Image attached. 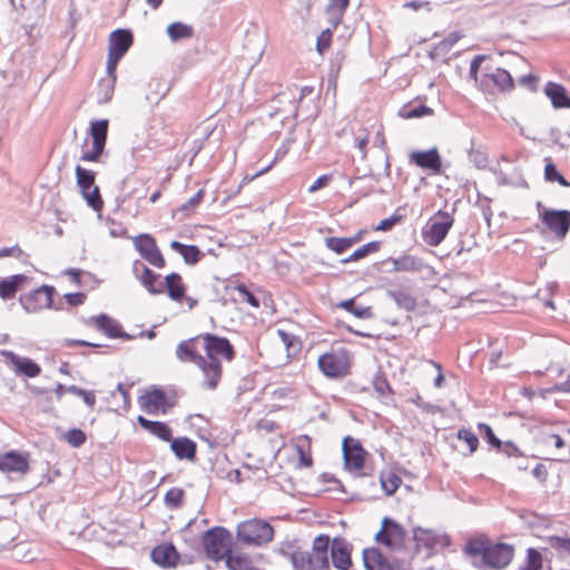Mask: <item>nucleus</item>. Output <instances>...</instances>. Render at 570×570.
<instances>
[{
  "label": "nucleus",
  "instance_id": "f257e3e1",
  "mask_svg": "<svg viewBox=\"0 0 570 570\" xmlns=\"http://www.w3.org/2000/svg\"><path fill=\"white\" fill-rule=\"evenodd\" d=\"M175 354L180 362L196 365L200 372L199 385L203 390L215 391L223 380V362H232L236 351L228 338L200 333L181 341Z\"/></svg>",
  "mask_w": 570,
  "mask_h": 570
},
{
  "label": "nucleus",
  "instance_id": "f03ea898",
  "mask_svg": "<svg viewBox=\"0 0 570 570\" xmlns=\"http://www.w3.org/2000/svg\"><path fill=\"white\" fill-rule=\"evenodd\" d=\"M464 552L474 559V564L494 570L507 568L514 558V548L507 543H492L487 538L466 542Z\"/></svg>",
  "mask_w": 570,
  "mask_h": 570
},
{
  "label": "nucleus",
  "instance_id": "7ed1b4c3",
  "mask_svg": "<svg viewBox=\"0 0 570 570\" xmlns=\"http://www.w3.org/2000/svg\"><path fill=\"white\" fill-rule=\"evenodd\" d=\"M353 354L343 346H332L318 356L317 366L322 374L332 380H340L351 374Z\"/></svg>",
  "mask_w": 570,
  "mask_h": 570
},
{
  "label": "nucleus",
  "instance_id": "20e7f679",
  "mask_svg": "<svg viewBox=\"0 0 570 570\" xmlns=\"http://www.w3.org/2000/svg\"><path fill=\"white\" fill-rule=\"evenodd\" d=\"M236 537L245 546L261 547L273 540L274 528L267 521L254 518L237 525Z\"/></svg>",
  "mask_w": 570,
  "mask_h": 570
},
{
  "label": "nucleus",
  "instance_id": "39448f33",
  "mask_svg": "<svg viewBox=\"0 0 570 570\" xmlns=\"http://www.w3.org/2000/svg\"><path fill=\"white\" fill-rule=\"evenodd\" d=\"M202 546L208 559L213 561L224 560L232 550L230 533L222 527H214L204 532Z\"/></svg>",
  "mask_w": 570,
  "mask_h": 570
},
{
  "label": "nucleus",
  "instance_id": "423d86ee",
  "mask_svg": "<svg viewBox=\"0 0 570 570\" xmlns=\"http://www.w3.org/2000/svg\"><path fill=\"white\" fill-rule=\"evenodd\" d=\"M454 224L452 214L439 210L435 213L423 227L421 236L423 242L432 247L439 246Z\"/></svg>",
  "mask_w": 570,
  "mask_h": 570
},
{
  "label": "nucleus",
  "instance_id": "0eeeda50",
  "mask_svg": "<svg viewBox=\"0 0 570 570\" xmlns=\"http://www.w3.org/2000/svg\"><path fill=\"white\" fill-rule=\"evenodd\" d=\"M140 409L151 415L166 414L176 403L175 395L168 393L161 387H151L146 390L138 399Z\"/></svg>",
  "mask_w": 570,
  "mask_h": 570
},
{
  "label": "nucleus",
  "instance_id": "6e6552de",
  "mask_svg": "<svg viewBox=\"0 0 570 570\" xmlns=\"http://www.w3.org/2000/svg\"><path fill=\"white\" fill-rule=\"evenodd\" d=\"M342 450L345 469L357 476L364 475L368 453L361 442L352 436H346L343 440Z\"/></svg>",
  "mask_w": 570,
  "mask_h": 570
},
{
  "label": "nucleus",
  "instance_id": "1a4fd4ad",
  "mask_svg": "<svg viewBox=\"0 0 570 570\" xmlns=\"http://www.w3.org/2000/svg\"><path fill=\"white\" fill-rule=\"evenodd\" d=\"M75 173L77 184L80 188L82 197L87 202V205L95 212L100 213L105 203L101 198L99 187L95 184V173L87 170L81 166H77Z\"/></svg>",
  "mask_w": 570,
  "mask_h": 570
},
{
  "label": "nucleus",
  "instance_id": "9d476101",
  "mask_svg": "<svg viewBox=\"0 0 570 570\" xmlns=\"http://www.w3.org/2000/svg\"><path fill=\"white\" fill-rule=\"evenodd\" d=\"M134 248L138 252L142 259L156 268L166 267V259L159 249L156 238L148 234L141 233L131 238Z\"/></svg>",
  "mask_w": 570,
  "mask_h": 570
},
{
  "label": "nucleus",
  "instance_id": "9b49d317",
  "mask_svg": "<svg viewBox=\"0 0 570 570\" xmlns=\"http://www.w3.org/2000/svg\"><path fill=\"white\" fill-rule=\"evenodd\" d=\"M330 537L327 534L317 535L312 546L311 553L306 559L302 558V564L298 570H331L328 562Z\"/></svg>",
  "mask_w": 570,
  "mask_h": 570
},
{
  "label": "nucleus",
  "instance_id": "f8f14e48",
  "mask_svg": "<svg viewBox=\"0 0 570 570\" xmlns=\"http://www.w3.org/2000/svg\"><path fill=\"white\" fill-rule=\"evenodd\" d=\"M132 40V35L129 30L118 29L110 33L107 69H109L111 73L117 70L119 60L129 50Z\"/></svg>",
  "mask_w": 570,
  "mask_h": 570
},
{
  "label": "nucleus",
  "instance_id": "ddd939ff",
  "mask_svg": "<svg viewBox=\"0 0 570 570\" xmlns=\"http://www.w3.org/2000/svg\"><path fill=\"white\" fill-rule=\"evenodd\" d=\"M86 326L95 327L109 338H120L124 341H131L134 335L124 331L122 325L107 314H99L88 317L82 321Z\"/></svg>",
  "mask_w": 570,
  "mask_h": 570
},
{
  "label": "nucleus",
  "instance_id": "4468645a",
  "mask_svg": "<svg viewBox=\"0 0 570 570\" xmlns=\"http://www.w3.org/2000/svg\"><path fill=\"white\" fill-rule=\"evenodd\" d=\"M165 293L168 297L176 303H185L189 309H193L197 304V299L187 296V285L179 273L173 272L164 277Z\"/></svg>",
  "mask_w": 570,
  "mask_h": 570
},
{
  "label": "nucleus",
  "instance_id": "2eb2a0df",
  "mask_svg": "<svg viewBox=\"0 0 570 570\" xmlns=\"http://www.w3.org/2000/svg\"><path fill=\"white\" fill-rule=\"evenodd\" d=\"M406 532L397 522L384 518L382 528L376 534V541L380 544L386 546L391 549L401 548L405 542Z\"/></svg>",
  "mask_w": 570,
  "mask_h": 570
},
{
  "label": "nucleus",
  "instance_id": "dca6fc26",
  "mask_svg": "<svg viewBox=\"0 0 570 570\" xmlns=\"http://www.w3.org/2000/svg\"><path fill=\"white\" fill-rule=\"evenodd\" d=\"M480 87L488 92L511 91L514 88V81L505 69L495 68L482 75Z\"/></svg>",
  "mask_w": 570,
  "mask_h": 570
},
{
  "label": "nucleus",
  "instance_id": "f3484780",
  "mask_svg": "<svg viewBox=\"0 0 570 570\" xmlns=\"http://www.w3.org/2000/svg\"><path fill=\"white\" fill-rule=\"evenodd\" d=\"M53 288L50 286H40L20 297V303L29 313H37L49 308L52 305Z\"/></svg>",
  "mask_w": 570,
  "mask_h": 570
},
{
  "label": "nucleus",
  "instance_id": "a211bd4d",
  "mask_svg": "<svg viewBox=\"0 0 570 570\" xmlns=\"http://www.w3.org/2000/svg\"><path fill=\"white\" fill-rule=\"evenodd\" d=\"M540 218L549 230L560 239H563L570 229L569 210L544 209L540 214Z\"/></svg>",
  "mask_w": 570,
  "mask_h": 570
},
{
  "label": "nucleus",
  "instance_id": "6ab92c4d",
  "mask_svg": "<svg viewBox=\"0 0 570 570\" xmlns=\"http://www.w3.org/2000/svg\"><path fill=\"white\" fill-rule=\"evenodd\" d=\"M134 272L140 284L151 295H161L165 293L164 281L161 276L150 269L139 261H135L132 265Z\"/></svg>",
  "mask_w": 570,
  "mask_h": 570
},
{
  "label": "nucleus",
  "instance_id": "aec40b11",
  "mask_svg": "<svg viewBox=\"0 0 570 570\" xmlns=\"http://www.w3.org/2000/svg\"><path fill=\"white\" fill-rule=\"evenodd\" d=\"M1 355L18 375L32 379L41 373V366L29 357L19 356L11 351H1Z\"/></svg>",
  "mask_w": 570,
  "mask_h": 570
},
{
  "label": "nucleus",
  "instance_id": "412c9836",
  "mask_svg": "<svg viewBox=\"0 0 570 570\" xmlns=\"http://www.w3.org/2000/svg\"><path fill=\"white\" fill-rule=\"evenodd\" d=\"M224 292L232 297L235 303L248 304L253 308H259L261 303L254 292L246 284L228 278L224 286Z\"/></svg>",
  "mask_w": 570,
  "mask_h": 570
},
{
  "label": "nucleus",
  "instance_id": "4be33fe9",
  "mask_svg": "<svg viewBox=\"0 0 570 570\" xmlns=\"http://www.w3.org/2000/svg\"><path fill=\"white\" fill-rule=\"evenodd\" d=\"M414 540L419 549L433 550L435 548H443L450 544V538L446 534L439 533L433 529L415 528Z\"/></svg>",
  "mask_w": 570,
  "mask_h": 570
},
{
  "label": "nucleus",
  "instance_id": "5701e85b",
  "mask_svg": "<svg viewBox=\"0 0 570 570\" xmlns=\"http://www.w3.org/2000/svg\"><path fill=\"white\" fill-rule=\"evenodd\" d=\"M410 163L422 169H428L433 174H440L442 170L441 156L436 148L429 150H415L409 155Z\"/></svg>",
  "mask_w": 570,
  "mask_h": 570
},
{
  "label": "nucleus",
  "instance_id": "b1692460",
  "mask_svg": "<svg viewBox=\"0 0 570 570\" xmlns=\"http://www.w3.org/2000/svg\"><path fill=\"white\" fill-rule=\"evenodd\" d=\"M352 548L344 539L335 538L331 546V557L334 567L338 570H348L352 566Z\"/></svg>",
  "mask_w": 570,
  "mask_h": 570
},
{
  "label": "nucleus",
  "instance_id": "393cba45",
  "mask_svg": "<svg viewBox=\"0 0 570 570\" xmlns=\"http://www.w3.org/2000/svg\"><path fill=\"white\" fill-rule=\"evenodd\" d=\"M151 560L163 568L176 567L179 561V553L171 543H161L151 550Z\"/></svg>",
  "mask_w": 570,
  "mask_h": 570
},
{
  "label": "nucleus",
  "instance_id": "a878e982",
  "mask_svg": "<svg viewBox=\"0 0 570 570\" xmlns=\"http://www.w3.org/2000/svg\"><path fill=\"white\" fill-rule=\"evenodd\" d=\"M28 276L16 274L0 278V297L3 301L13 299L17 293L22 289L28 282Z\"/></svg>",
  "mask_w": 570,
  "mask_h": 570
},
{
  "label": "nucleus",
  "instance_id": "bb28decb",
  "mask_svg": "<svg viewBox=\"0 0 570 570\" xmlns=\"http://www.w3.org/2000/svg\"><path fill=\"white\" fill-rule=\"evenodd\" d=\"M276 334L279 346L286 353L284 362L279 365H286L301 352L302 343L295 334L288 333L284 330H277Z\"/></svg>",
  "mask_w": 570,
  "mask_h": 570
},
{
  "label": "nucleus",
  "instance_id": "cd10ccee",
  "mask_svg": "<svg viewBox=\"0 0 570 570\" xmlns=\"http://www.w3.org/2000/svg\"><path fill=\"white\" fill-rule=\"evenodd\" d=\"M170 449L179 460L195 461L197 444L186 436L171 438Z\"/></svg>",
  "mask_w": 570,
  "mask_h": 570
},
{
  "label": "nucleus",
  "instance_id": "c85d7f7f",
  "mask_svg": "<svg viewBox=\"0 0 570 570\" xmlns=\"http://www.w3.org/2000/svg\"><path fill=\"white\" fill-rule=\"evenodd\" d=\"M137 421L144 430H146L150 434L155 435L159 440H161L164 442L171 441L173 430L170 429V426L167 423L160 422V421H151V420L144 417L142 415H139L137 417Z\"/></svg>",
  "mask_w": 570,
  "mask_h": 570
},
{
  "label": "nucleus",
  "instance_id": "c756f323",
  "mask_svg": "<svg viewBox=\"0 0 570 570\" xmlns=\"http://www.w3.org/2000/svg\"><path fill=\"white\" fill-rule=\"evenodd\" d=\"M544 94L551 100L554 108H570V97L562 85L548 82L544 87Z\"/></svg>",
  "mask_w": 570,
  "mask_h": 570
},
{
  "label": "nucleus",
  "instance_id": "7c9ffc66",
  "mask_svg": "<svg viewBox=\"0 0 570 570\" xmlns=\"http://www.w3.org/2000/svg\"><path fill=\"white\" fill-rule=\"evenodd\" d=\"M363 563L366 570H392L390 561L375 548L363 551Z\"/></svg>",
  "mask_w": 570,
  "mask_h": 570
},
{
  "label": "nucleus",
  "instance_id": "2f4dec72",
  "mask_svg": "<svg viewBox=\"0 0 570 570\" xmlns=\"http://www.w3.org/2000/svg\"><path fill=\"white\" fill-rule=\"evenodd\" d=\"M29 469L28 461L24 456L9 452L0 456V471L26 473Z\"/></svg>",
  "mask_w": 570,
  "mask_h": 570
},
{
  "label": "nucleus",
  "instance_id": "473e14b6",
  "mask_svg": "<svg viewBox=\"0 0 570 570\" xmlns=\"http://www.w3.org/2000/svg\"><path fill=\"white\" fill-rule=\"evenodd\" d=\"M295 450L298 455V468H311L313 465L312 439L308 435H299L295 440Z\"/></svg>",
  "mask_w": 570,
  "mask_h": 570
},
{
  "label": "nucleus",
  "instance_id": "72a5a7b5",
  "mask_svg": "<svg viewBox=\"0 0 570 570\" xmlns=\"http://www.w3.org/2000/svg\"><path fill=\"white\" fill-rule=\"evenodd\" d=\"M224 560L228 570H257L252 558L239 550H230Z\"/></svg>",
  "mask_w": 570,
  "mask_h": 570
},
{
  "label": "nucleus",
  "instance_id": "f704fd0d",
  "mask_svg": "<svg viewBox=\"0 0 570 570\" xmlns=\"http://www.w3.org/2000/svg\"><path fill=\"white\" fill-rule=\"evenodd\" d=\"M170 247L171 249L180 254L185 263L188 265L197 264L203 256L200 249L195 245H185L178 240H173L170 243Z\"/></svg>",
  "mask_w": 570,
  "mask_h": 570
},
{
  "label": "nucleus",
  "instance_id": "c9c22d12",
  "mask_svg": "<svg viewBox=\"0 0 570 570\" xmlns=\"http://www.w3.org/2000/svg\"><path fill=\"white\" fill-rule=\"evenodd\" d=\"M348 6L350 0H328L325 11L330 16V22L333 29H336L342 22Z\"/></svg>",
  "mask_w": 570,
  "mask_h": 570
},
{
  "label": "nucleus",
  "instance_id": "e433bc0d",
  "mask_svg": "<svg viewBox=\"0 0 570 570\" xmlns=\"http://www.w3.org/2000/svg\"><path fill=\"white\" fill-rule=\"evenodd\" d=\"M381 247L382 243L380 240L370 242L355 249L348 257L344 258L342 263L348 264L352 262H358L368 255L376 254L380 252Z\"/></svg>",
  "mask_w": 570,
  "mask_h": 570
},
{
  "label": "nucleus",
  "instance_id": "4c0bfd02",
  "mask_svg": "<svg viewBox=\"0 0 570 570\" xmlns=\"http://www.w3.org/2000/svg\"><path fill=\"white\" fill-rule=\"evenodd\" d=\"M380 482L385 494L392 495L401 487L402 479L396 472L390 470L381 473Z\"/></svg>",
  "mask_w": 570,
  "mask_h": 570
},
{
  "label": "nucleus",
  "instance_id": "58836bf2",
  "mask_svg": "<svg viewBox=\"0 0 570 570\" xmlns=\"http://www.w3.org/2000/svg\"><path fill=\"white\" fill-rule=\"evenodd\" d=\"M108 120L100 119L92 121L90 125V136L92 138V145L105 147L108 132Z\"/></svg>",
  "mask_w": 570,
  "mask_h": 570
},
{
  "label": "nucleus",
  "instance_id": "ea45409f",
  "mask_svg": "<svg viewBox=\"0 0 570 570\" xmlns=\"http://www.w3.org/2000/svg\"><path fill=\"white\" fill-rule=\"evenodd\" d=\"M337 307L347 311L357 318H371L373 316L372 307L370 306H356L355 298L342 301L337 304Z\"/></svg>",
  "mask_w": 570,
  "mask_h": 570
},
{
  "label": "nucleus",
  "instance_id": "a19ab883",
  "mask_svg": "<svg viewBox=\"0 0 570 570\" xmlns=\"http://www.w3.org/2000/svg\"><path fill=\"white\" fill-rule=\"evenodd\" d=\"M167 35L173 41L191 38L194 29L191 26L174 22L167 27Z\"/></svg>",
  "mask_w": 570,
  "mask_h": 570
},
{
  "label": "nucleus",
  "instance_id": "79ce46f5",
  "mask_svg": "<svg viewBox=\"0 0 570 570\" xmlns=\"http://www.w3.org/2000/svg\"><path fill=\"white\" fill-rule=\"evenodd\" d=\"M117 76L116 71L112 73L107 69V76L99 81L98 89L102 101H108L112 97Z\"/></svg>",
  "mask_w": 570,
  "mask_h": 570
},
{
  "label": "nucleus",
  "instance_id": "37998d69",
  "mask_svg": "<svg viewBox=\"0 0 570 570\" xmlns=\"http://www.w3.org/2000/svg\"><path fill=\"white\" fill-rule=\"evenodd\" d=\"M543 566V558L539 550L529 548L525 551V561L519 570H541Z\"/></svg>",
  "mask_w": 570,
  "mask_h": 570
},
{
  "label": "nucleus",
  "instance_id": "c03bdc74",
  "mask_svg": "<svg viewBox=\"0 0 570 570\" xmlns=\"http://www.w3.org/2000/svg\"><path fill=\"white\" fill-rule=\"evenodd\" d=\"M544 161H546L544 178L548 181H557L558 184H560L563 187H569L570 183L567 181V179L561 174H559L556 165L551 161V159L546 158Z\"/></svg>",
  "mask_w": 570,
  "mask_h": 570
},
{
  "label": "nucleus",
  "instance_id": "a18cd8bd",
  "mask_svg": "<svg viewBox=\"0 0 570 570\" xmlns=\"http://www.w3.org/2000/svg\"><path fill=\"white\" fill-rule=\"evenodd\" d=\"M456 436L460 441L466 444L469 454H472L478 450L479 439L472 430L460 429L456 433Z\"/></svg>",
  "mask_w": 570,
  "mask_h": 570
},
{
  "label": "nucleus",
  "instance_id": "49530a36",
  "mask_svg": "<svg viewBox=\"0 0 570 570\" xmlns=\"http://www.w3.org/2000/svg\"><path fill=\"white\" fill-rule=\"evenodd\" d=\"M433 114V109L424 105H420L414 108L403 107L400 111V116L404 119L421 118L432 116Z\"/></svg>",
  "mask_w": 570,
  "mask_h": 570
},
{
  "label": "nucleus",
  "instance_id": "de8ad7c7",
  "mask_svg": "<svg viewBox=\"0 0 570 570\" xmlns=\"http://www.w3.org/2000/svg\"><path fill=\"white\" fill-rule=\"evenodd\" d=\"M325 246L338 255L352 247L347 237H327L325 238Z\"/></svg>",
  "mask_w": 570,
  "mask_h": 570
},
{
  "label": "nucleus",
  "instance_id": "09e8293b",
  "mask_svg": "<svg viewBox=\"0 0 570 570\" xmlns=\"http://www.w3.org/2000/svg\"><path fill=\"white\" fill-rule=\"evenodd\" d=\"M62 440L72 448H80L86 443L87 436L82 430L71 429L62 435Z\"/></svg>",
  "mask_w": 570,
  "mask_h": 570
},
{
  "label": "nucleus",
  "instance_id": "8fccbe9b",
  "mask_svg": "<svg viewBox=\"0 0 570 570\" xmlns=\"http://www.w3.org/2000/svg\"><path fill=\"white\" fill-rule=\"evenodd\" d=\"M547 542L560 554H570V538L549 535Z\"/></svg>",
  "mask_w": 570,
  "mask_h": 570
},
{
  "label": "nucleus",
  "instance_id": "3c124183",
  "mask_svg": "<svg viewBox=\"0 0 570 570\" xmlns=\"http://www.w3.org/2000/svg\"><path fill=\"white\" fill-rule=\"evenodd\" d=\"M468 157L469 160L479 169L485 168L488 166V155L480 148L471 147L468 151Z\"/></svg>",
  "mask_w": 570,
  "mask_h": 570
},
{
  "label": "nucleus",
  "instance_id": "603ef678",
  "mask_svg": "<svg viewBox=\"0 0 570 570\" xmlns=\"http://www.w3.org/2000/svg\"><path fill=\"white\" fill-rule=\"evenodd\" d=\"M393 268L396 272H412L417 269V263L414 257L405 255L393 261Z\"/></svg>",
  "mask_w": 570,
  "mask_h": 570
},
{
  "label": "nucleus",
  "instance_id": "864d4df0",
  "mask_svg": "<svg viewBox=\"0 0 570 570\" xmlns=\"http://www.w3.org/2000/svg\"><path fill=\"white\" fill-rule=\"evenodd\" d=\"M373 387L381 396H390L394 394L387 379L383 374H379L373 380Z\"/></svg>",
  "mask_w": 570,
  "mask_h": 570
},
{
  "label": "nucleus",
  "instance_id": "5fc2aeb1",
  "mask_svg": "<svg viewBox=\"0 0 570 570\" xmlns=\"http://www.w3.org/2000/svg\"><path fill=\"white\" fill-rule=\"evenodd\" d=\"M67 392L77 395L82 399V401L89 406L94 407L96 404V395L92 391H87L83 389H80L76 385H70L67 387Z\"/></svg>",
  "mask_w": 570,
  "mask_h": 570
},
{
  "label": "nucleus",
  "instance_id": "6e6d98bb",
  "mask_svg": "<svg viewBox=\"0 0 570 570\" xmlns=\"http://www.w3.org/2000/svg\"><path fill=\"white\" fill-rule=\"evenodd\" d=\"M333 39V30L325 29L323 30L316 40V50L320 55H324L331 47Z\"/></svg>",
  "mask_w": 570,
  "mask_h": 570
},
{
  "label": "nucleus",
  "instance_id": "4d7b16f0",
  "mask_svg": "<svg viewBox=\"0 0 570 570\" xmlns=\"http://www.w3.org/2000/svg\"><path fill=\"white\" fill-rule=\"evenodd\" d=\"M370 139V132L368 130L360 125L358 129L355 132V145L358 148V150L362 153L363 157H366L367 154V144Z\"/></svg>",
  "mask_w": 570,
  "mask_h": 570
},
{
  "label": "nucleus",
  "instance_id": "13d9d810",
  "mask_svg": "<svg viewBox=\"0 0 570 570\" xmlns=\"http://www.w3.org/2000/svg\"><path fill=\"white\" fill-rule=\"evenodd\" d=\"M370 139V132L368 130L360 125L358 129L355 132V145L358 148V150L362 153L363 157H366L367 154V144Z\"/></svg>",
  "mask_w": 570,
  "mask_h": 570
},
{
  "label": "nucleus",
  "instance_id": "bf43d9fd",
  "mask_svg": "<svg viewBox=\"0 0 570 570\" xmlns=\"http://www.w3.org/2000/svg\"><path fill=\"white\" fill-rule=\"evenodd\" d=\"M184 491L179 488H171L165 494V502L167 505L177 508L183 503Z\"/></svg>",
  "mask_w": 570,
  "mask_h": 570
},
{
  "label": "nucleus",
  "instance_id": "052dcab7",
  "mask_svg": "<svg viewBox=\"0 0 570 570\" xmlns=\"http://www.w3.org/2000/svg\"><path fill=\"white\" fill-rule=\"evenodd\" d=\"M478 429L480 430L487 442L495 449L501 448V441L495 436L492 428L485 423H479Z\"/></svg>",
  "mask_w": 570,
  "mask_h": 570
},
{
  "label": "nucleus",
  "instance_id": "680f3d73",
  "mask_svg": "<svg viewBox=\"0 0 570 570\" xmlns=\"http://www.w3.org/2000/svg\"><path fill=\"white\" fill-rule=\"evenodd\" d=\"M541 442L546 448L562 449L566 446L563 439L558 434L543 435Z\"/></svg>",
  "mask_w": 570,
  "mask_h": 570
},
{
  "label": "nucleus",
  "instance_id": "e2e57ef3",
  "mask_svg": "<svg viewBox=\"0 0 570 570\" xmlns=\"http://www.w3.org/2000/svg\"><path fill=\"white\" fill-rule=\"evenodd\" d=\"M402 220V216H392L385 218L374 227L375 232H387L391 230L397 223Z\"/></svg>",
  "mask_w": 570,
  "mask_h": 570
},
{
  "label": "nucleus",
  "instance_id": "0e129e2a",
  "mask_svg": "<svg viewBox=\"0 0 570 570\" xmlns=\"http://www.w3.org/2000/svg\"><path fill=\"white\" fill-rule=\"evenodd\" d=\"M205 197V189L202 188L199 189L193 197H190L184 205H183V209L184 210H188V209H194L196 208L204 199Z\"/></svg>",
  "mask_w": 570,
  "mask_h": 570
},
{
  "label": "nucleus",
  "instance_id": "69168bd1",
  "mask_svg": "<svg viewBox=\"0 0 570 570\" xmlns=\"http://www.w3.org/2000/svg\"><path fill=\"white\" fill-rule=\"evenodd\" d=\"M105 147L92 145L91 150L82 154L81 159L85 161L96 163L99 160Z\"/></svg>",
  "mask_w": 570,
  "mask_h": 570
},
{
  "label": "nucleus",
  "instance_id": "338daca9",
  "mask_svg": "<svg viewBox=\"0 0 570 570\" xmlns=\"http://www.w3.org/2000/svg\"><path fill=\"white\" fill-rule=\"evenodd\" d=\"M24 255L23 250L19 245H13L11 247H0V258L4 257H14L20 258Z\"/></svg>",
  "mask_w": 570,
  "mask_h": 570
},
{
  "label": "nucleus",
  "instance_id": "774afa93",
  "mask_svg": "<svg viewBox=\"0 0 570 570\" xmlns=\"http://www.w3.org/2000/svg\"><path fill=\"white\" fill-rule=\"evenodd\" d=\"M333 179V176L331 174L322 175L320 176L309 187V193H315L320 190L321 188L326 187Z\"/></svg>",
  "mask_w": 570,
  "mask_h": 570
}]
</instances>
